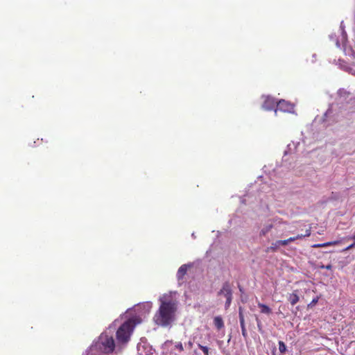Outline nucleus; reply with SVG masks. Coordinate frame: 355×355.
Here are the masks:
<instances>
[{"label":"nucleus","instance_id":"obj_20","mask_svg":"<svg viewBox=\"0 0 355 355\" xmlns=\"http://www.w3.org/2000/svg\"><path fill=\"white\" fill-rule=\"evenodd\" d=\"M320 268H325L327 270H331L332 266L331 264H328L327 266L322 265L320 266Z\"/></svg>","mask_w":355,"mask_h":355},{"label":"nucleus","instance_id":"obj_11","mask_svg":"<svg viewBox=\"0 0 355 355\" xmlns=\"http://www.w3.org/2000/svg\"><path fill=\"white\" fill-rule=\"evenodd\" d=\"M299 296L296 293H293L288 296V301L292 305L296 304L299 302Z\"/></svg>","mask_w":355,"mask_h":355},{"label":"nucleus","instance_id":"obj_21","mask_svg":"<svg viewBox=\"0 0 355 355\" xmlns=\"http://www.w3.org/2000/svg\"><path fill=\"white\" fill-rule=\"evenodd\" d=\"M354 246H355V241H354L352 244H351V245H349V246H347V247L344 250V251H347V250H350V249L353 248Z\"/></svg>","mask_w":355,"mask_h":355},{"label":"nucleus","instance_id":"obj_26","mask_svg":"<svg viewBox=\"0 0 355 355\" xmlns=\"http://www.w3.org/2000/svg\"><path fill=\"white\" fill-rule=\"evenodd\" d=\"M352 239L355 241V234L352 237Z\"/></svg>","mask_w":355,"mask_h":355},{"label":"nucleus","instance_id":"obj_22","mask_svg":"<svg viewBox=\"0 0 355 355\" xmlns=\"http://www.w3.org/2000/svg\"><path fill=\"white\" fill-rule=\"evenodd\" d=\"M312 247L314 248H323V245H322V243H318V244L313 245Z\"/></svg>","mask_w":355,"mask_h":355},{"label":"nucleus","instance_id":"obj_12","mask_svg":"<svg viewBox=\"0 0 355 355\" xmlns=\"http://www.w3.org/2000/svg\"><path fill=\"white\" fill-rule=\"evenodd\" d=\"M273 227V225L272 224H269L266 225L260 232V236H265L267 233H268L272 228Z\"/></svg>","mask_w":355,"mask_h":355},{"label":"nucleus","instance_id":"obj_9","mask_svg":"<svg viewBox=\"0 0 355 355\" xmlns=\"http://www.w3.org/2000/svg\"><path fill=\"white\" fill-rule=\"evenodd\" d=\"M214 324L215 327L220 330L224 327V322L221 316H216L214 318Z\"/></svg>","mask_w":355,"mask_h":355},{"label":"nucleus","instance_id":"obj_17","mask_svg":"<svg viewBox=\"0 0 355 355\" xmlns=\"http://www.w3.org/2000/svg\"><path fill=\"white\" fill-rule=\"evenodd\" d=\"M339 243H340V241H329V242H327V243H323L322 245L324 248V247H327V246L336 245H338Z\"/></svg>","mask_w":355,"mask_h":355},{"label":"nucleus","instance_id":"obj_1","mask_svg":"<svg viewBox=\"0 0 355 355\" xmlns=\"http://www.w3.org/2000/svg\"><path fill=\"white\" fill-rule=\"evenodd\" d=\"M176 310L177 303L175 301H162L153 320L157 325L168 327L174 320Z\"/></svg>","mask_w":355,"mask_h":355},{"label":"nucleus","instance_id":"obj_8","mask_svg":"<svg viewBox=\"0 0 355 355\" xmlns=\"http://www.w3.org/2000/svg\"><path fill=\"white\" fill-rule=\"evenodd\" d=\"M189 266L187 264L182 265L177 272V278L178 280L183 279L184 277L187 272Z\"/></svg>","mask_w":355,"mask_h":355},{"label":"nucleus","instance_id":"obj_18","mask_svg":"<svg viewBox=\"0 0 355 355\" xmlns=\"http://www.w3.org/2000/svg\"><path fill=\"white\" fill-rule=\"evenodd\" d=\"M175 348L179 352H182L184 350V347L181 342L176 343L175 345Z\"/></svg>","mask_w":355,"mask_h":355},{"label":"nucleus","instance_id":"obj_4","mask_svg":"<svg viewBox=\"0 0 355 355\" xmlns=\"http://www.w3.org/2000/svg\"><path fill=\"white\" fill-rule=\"evenodd\" d=\"M218 295H223L225 297V308L227 309L230 306L232 300V291L228 282H226L223 284V286L218 291Z\"/></svg>","mask_w":355,"mask_h":355},{"label":"nucleus","instance_id":"obj_3","mask_svg":"<svg viewBox=\"0 0 355 355\" xmlns=\"http://www.w3.org/2000/svg\"><path fill=\"white\" fill-rule=\"evenodd\" d=\"M135 324L133 319H128L119 327L116 333V340L119 344L124 345L130 340Z\"/></svg>","mask_w":355,"mask_h":355},{"label":"nucleus","instance_id":"obj_5","mask_svg":"<svg viewBox=\"0 0 355 355\" xmlns=\"http://www.w3.org/2000/svg\"><path fill=\"white\" fill-rule=\"evenodd\" d=\"M277 102L276 100L271 96H267L264 97V101L263 103L262 107L266 110H272L277 108Z\"/></svg>","mask_w":355,"mask_h":355},{"label":"nucleus","instance_id":"obj_16","mask_svg":"<svg viewBox=\"0 0 355 355\" xmlns=\"http://www.w3.org/2000/svg\"><path fill=\"white\" fill-rule=\"evenodd\" d=\"M198 347L203 352L205 355H209V348L206 346H203L200 344H198Z\"/></svg>","mask_w":355,"mask_h":355},{"label":"nucleus","instance_id":"obj_2","mask_svg":"<svg viewBox=\"0 0 355 355\" xmlns=\"http://www.w3.org/2000/svg\"><path fill=\"white\" fill-rule=\"evenodd\" d=\"M115 348L112 336L102 333L98 340L92 345L83 355H104L112 353Z\"/></svg>","mask_w":355,"mask_h":355},{"label":"nucleus","instance_id":"obj_6","mask_svg":"<svg viewBox=\"0 0 355 355\" xmlns=\"http://www.w3.org/2000/svg\"><path fill=\"white\" fill-rule=\"evenodd\" d=\"M293 107L291 103L284 100H281L279 102H277L275 112H277V110H280L282 112H290L291 110H293Z\"/></svg>","mask_w":355,"mask_h":355},{"label":"nucleus","instance_id":"obj_19","mask_svg":"<svg viewBox=\"0 0 355 355\" xmlns=\"http://www.w3.org/2000/svg\"><path fill=\"white\" fill-rule=\"evenodd\" d=\"M277 243H279V246H280V245H286L289 243H288V239H286V240H279V241H277Z\"/></svg>","mask_w":355,"mask_h":355},{"label":"nucleus","instance_id":"obj_10","mask_svg":"<svg viewBox=\"0 0 355 355\" xmlns=\"http://www.w3.org/2000/svg\"><path fill=\"white\" fill-rule=\"evenodd\" d=\"M258 306L261 309V313H262L269 315L272 312L271 309L268 306H267L264 304L259 302Z\"/></svg>","mask_w":355,"mask_h":355},{"label":"nucleus","instance_id":"obj_23","mask_svg":"<svg viewBox=\"0 0 355 355\" xmlns=\"http://www.w3.org/2000/svg\"><path fill=\"white\" fill-rule=\"evenodd\" d=\"M295 240H296L295 236L290 237V238H288V243H291V242L295 241Z\"/></svg>","mask_w":355,"mask_h":355},{"label":"nucleus","instance_id":"obj_24","mask_svg":"<svg viewBox=\"0 0 355 355\" xmlns=\"http://www.w3.org/2000/svg\"><path fill=\"white\" fill-rule=\"evenodd\" d=\"M318 302V298L313 299L311 302V304H315Z\"/></svg>","mask_w":355,"mask_h":355},{"label":"nucleus","instance_id":"obj_25","mask_svg":"<svg viewBox=\"0 0 355 355\" xmlns=\"http://www.w3.org/2000/svg\"><path fill=\"white\" fill-rule=\"evenodd\" d=\"M188 346L189 348H191L193 346V343L191 341L188 342Z\"/></svg>","mask_w":355,"mask_h":355},{"label":"nucleus","instance_id":"obj_14","mask_svg":"<svg viewBox=\"0 0 355 355\" xmlns=\"http://www.w3.org/2000/svg\"><path fill=\"white\" fill-rule=\"evenodd\" d=\"M279 350L282 354H284L286 351V346L283 341H279Z\"/></svg>","mask_w":355,"mask_h":355},{"label":"nucleus","instance_id":"obj_13","mask_svg":"<svg viewBox=\"0 0 355 355\" xmlns=\"http://www.w3.org/2000/svg\"><path fill=\"white\" fill-rule=\"evenodd\" d=\"M279 244L277 243V241L276 242L272 243L271 246L268 248L266 252H269V251L275 252L279 248Z\"/></svg>","mask_w":355,"mask_h":355},{"label":"nucleus","instance_id":"obj_7","mask_svg":"<svg viewBox=\"0 0 355 355\" xmlns=\"http://www.w3.org/2000/svg\"><path fill=\"white\" fill-rule=\"evenodd\" d=\"M239 322H240V325H241V328L242 335L245 338H246L248 337V334H247V330H246L245 324L244 315H243V309L241 307H239Z\"/></svg>","mask_w":355,"mask_h":355},{"label":"nucleus","instance_id":"obj_15","mask_svg":"<svg viewBox=\"0 0 355 355\" xmlns=\"http://www.w3.org/2000/svg\"><path fill=\"white\" fill-rule=\"evenodd\" d=\"M311 235V229H308L306 230L305 234H297L295 236L296 240L297 239H301L306 236H309Z\"/></svg>","mask_w":355,"mask_h":355}]
</instances>
